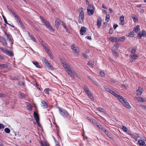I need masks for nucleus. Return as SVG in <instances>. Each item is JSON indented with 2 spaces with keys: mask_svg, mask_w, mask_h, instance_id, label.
Masks as SVG:
<instances>
[{
  "mask_svg": "<svg viewBox=\"0 0 146 146\" xmlns=\"http://www.w3.org/2000/svg\"><path fill=\"white\" fill-rule=\"evenodd\" d=\"M42 61L43 64L45 66L48 62L47 60L44 58H43L42 59Z\"/></svg>",
  "mask_w": 146,
  "mask_h": 146,
  "instance_id": "nucleus-30",
  "label": "nucleus"
},
{
  "mask_svg": "<svg viewBox=\"0 0 146 146\" xmlns=\"http://www.w3.org/2000/svg\"><path fill=\"white\" fill-rule=\"evenodd\" d=\"M31 39L33 40L34 41H36V39L35 38H34V37L32 35V37H30Z\"/></svg>",
  "mask_w": 146,
  "mask_h": 146,
  "instance_id": "nucleus-51",
  "label": "nucleus"
},
{
  "mask_svg": "<svg viewBox=\"0 0 146 146\" xmlns=\"http://www.w3.org/2000/svg\"><path fill=\"white\" fill-rule=\"evenodd\" d=\"M132 137L136 141L138 139V137H139V136L138 135H133Z\"/></svg>",
  "mask_w": 146,
  "mask_h": 146,
  "instance_id": "nucleus-36",
  "label": "nucleus"
},
{
  "mask_svg": "<svg viewBox=\"0 0 146 146\" xmlns=\"http://www.w3.org/2000/svg\"><path fill=\"white\" fill-rule=\"evenodd\" d=\"M118 25L117 24H115L114 25H113V28L114 29H115L117 27H118Z\"/></svg>",
  "mask_w": 146,
  "mask_h": 146,
  "instance_id": "nucleus-56",
  "label": "nucleus"
},
{
  "mask_svg": "<svg viewBox=\"0 0 146 146\" xmlns=\"http://www.w3.org/2000/svg\"><path fill=\"white\" fill-rule=\"evenodd\" d=\"M4 128V126L2 124H0V129Z\"/></svg>",
  "mask_w": 146,
  "mask_h": 146,
  "instance_id": "nucleus-55",
  "label": "nucleus"
},
{
  "mask_svg": "<svg viewBox=\"0 0 146 146\" xmlns=\"http://www.w3.org/2000/svg\"><path fill=\"white\" fill-rule=\"evenodd\" d=\"M134 99L136 100L137 101L141 102H144L146 100L145 98H143L141 97H135L134 98Z\"/></svg>",
  "mask_w": 146,
  "mask_h": 146,
  "instance_id": "nucleus-15",
  "label": "nucleus"
},
{
  "mask_svg": "<svg viewBox=\"0 0 146 146\" xmlns=\"http://www.w3.org/2000/svg\"><path fill=\"white\" fill-rule=\"evenodd\" d=\"M7 8L10 11H11V13L13 11L11 9L10 7H9V6H7Z\"/></svg>",
  "mask_w": 146,
  "mask_h": 146,
  "instance_id": "nucleus-61",
  "label": "nucleus"
},
{
  "mask_svg": "<svg viewBox=\"0 0 146 146\" xmlns=\"http://www.w3.org/2000/svg\"><path fill=\"white\" fill-rule=\"evenodd\" d=\"M82 56L86 58H87V56L85 54H83Z\"/></svg>",
  "mask_w": 146,
  "mask_h": 146,
  "instance_id": "nucleus-63",
  "label": "nucleus"
},
{
  "mask_svg": "<svg viewBox=\"0 0 146 146\" xmlns=\"http://www.w3.org/2000/svg\"><path fill=\"white\" fill-rule=\"evenodd\" d=\"M41 104L43 108H46L47 107V104L46 102L44 100H42L41 101Z\"/></svg>",
  "mask_w": 146,
  "mask_h": 146,
  "instance_id": "nucleus-21",
  "label": "nucleus"
},
{
  "mask_svg": "<svg viewBox=\"0 0 146 146\" xmlns=\"http://www.w3.org/2000/svg\"><path fill=\"white\" fill-rule=\"evenodd\" d=\"M32 63L36 67L38 68H40V66L38 62L36 61H33Z\"/></svg>",
  "mask_w": 146,
  "mask_h": 146,
  "instance_id": "nucleus-31",
  "label": "nucleus"
},
{
  "mask_svg": "<svg viewBox=\"0 0 146 146\" xmlns=\"http://www.w3.org/2000/svg\"><path fill=\"white\" fill-rule=\"evenodd\" d=\"M119 46V44L117 43H115L112 48V50L113 52V54H115V58H116L118 55L116 51L118 50Z\"/></svg>",
  "mask_w": 146,
  "mask_h": 146,
  "instance_id": "nucleus-6",
  "label": "nucleus"
},
{
  "mask_svg": "<svg viewBox=\"0 0 146 146\" xmlns=\"http://www.w3.org/2000/svg\"><path fill=\"white\" fill-rule=\"evenodd\" d=\"M87 119L90 121V122L94 124V125L97 126L100 130L103 131L104 133L107 135L108 134V132L106 129H104L103 127H101V125L98 123H97L94 119L89 117H88Z\"/></svg>",
  "mask_w": 146,
  "mask_h": 146,
  "instance_id": "nucleus-2",
  "label": "nucleus"
},
{
  "mask_svg": "<svg viewBox=\"0 0 146 146\" xmlns=\"http://www.w3.org/2000/svg\"><path fill=\"white\" fill-rule=\"evenodd\" d=\"M18 84L20 86H23L24 85V83L23 82H18Z\"/></svg>",
  "mask_w": 146,
  "mask_h": 146,
  "instance_id": "nucleus-45",
  "label": "nucleus"
},
{
  "mask_svg": "<svg viewBox=\"0 0 146 146\" xmlns=\"http://www.w3.org/2000/svg\"><path fill=\"white\" fill-rule=\"evenodd\" d=\"M84 91L86 92V93L90 91L89 90L88 88L86 86H84Z\"/></svg>",
  "mask_w": 146,
  "mask_h": 146,
  "instance_id": "nucleus-35",
  "label": "nucleus"
},
{
  "mask_svg": "<svg viewBox=\"0 0 146 146\" xmlns=\"http://www.w3.org/2000/svg\"><path fill=\"white\" fill-rule=\"evenodd\" d=\"M140 12L142 13H143L144 12V10L143 9H141L140 10Z\"/></svg>",
  "mask_w": 146,
  "mask_h": 146,
  "instance_id": "nucleus-64",
  "label": "nucleus"
},
{
  "mask_svg": "<svg viewBox=\"0 0 146 146\" xmlns=\"http://www.w3.org/2000/svg\"><path fill=\"white\" fill-rule=\"evenodd\" d=\"M107 39L108 40L112 42H114L115 41V40H116V41L117 40V38L115 37H112L108 38H107Z\"/></svg>",
  "mask_w": 146,
  "mask_h": 146,
  "instance_id": "nucleus-20",
  "label": "nucleus"
},
{
  "mask_svg": "<svg viewBox=\"0 0 146 146\" xmlns=\"http://www.w3.org/2000/svg\"><path fill=\"white\" fill-rule=\"evenodd\" d=\"M86 31V28L84 27H82L80 31L81 35H83L85 33Z\"/></svg>",
  "mask_w": 146,
  "mask_h": 146,
  "instance_id": "nucleus-17",
  "label": "nucleus"
},
{
  "mask_svg": "<svg viewBox=\"0 0 146 146\" xmlns=\"http://www.w3.org/2000/svg\"><path fill=\"white\" fill-rule=\"evenodd\" d=\"M110 92L112 95H114V96H115L116 97H117L118 96V95H119V94L117 92H113V91L112 90H110Z\"/></svg>",
  "mask_w": 146,
  "mask_h": 146,
  "instance_id": "nucleus-24",
  "label": "nucleus"
},
{
  "mask_svg": "<svg viewBox=\"0 0 146 146\" xmlns=\"http://www.w3.org/2000/svg\"><path fill=\"white\" fill-rule=\"evenodd\" d=\"M40 19L43 21L45 25L46 26L47 28L50 31L52 32L54 31V29L50 25L48 22L46 20L44 19L42 17H40Z\"/></svg>",
  "mask_w": 146,
  "mask_h": 146,
  "instance_id": "nucleus-4",
  "label": "nucleus"
},
{
  "mask_svg": "<svg viewBox=\"0 0 146 146\" xmlns=\"http://www.w3.org/2000/svg\"><path fill=\"white\" fill-rule=\"evenodd\" d=\"M128 36L130 37H133L134 36V33L133 32H131L128 34Z\"/></svg>",
  "mask_w": 146,
  "mask_h": 146,
  "instance_id": "nucleus-34",
  "label": "nucleus"
},
{
  "mask_svg": "<svg viewBox=\"0 0 146 146\" xmlns=\"http://www.w3.org/2000/svg\"><path fill=\"white\" fill-rule=\"evenodd\" d=\"M132 18L133 19L134 22L137 21L138 19L136 16L134 14H132Z\"/></svg>",
  "mask_w": 146,
  "mask_h": 146,
  "instance_id": "nucleus-29",
  "label": "nucleus"
},
{
  "mask_svg": "<svg viewBox=\"0 0 146 146\" xmlns=\"http://www.w3.org/2000/svg\"><path fill=\"white\" fill-rule=\"evenodd\" d=\"M59 112L63 116L66 117L68 115V113L66 110H59Z\"/></svg>",
  "mask_w": 146,
  "mask_h": 146,
  "instance_id": "nucleus-12",
  "label": "nucleus"
},
{
  "mask_svg": "<svg viewBox=\"0 0 146 146\" xmlns=\"http://www.w3.org/2000/svg\"><path fill=\"white\" fill-rule=\"evenodd\" d=\"M88 65L90 67H93L94 65V64L92 62L89 61L88 63Z\"/></svg>",
  "mask_w": 146,
  "mask_h": 146,
  "instance_id": "nucleus-33",
  "label": "nucleus"
},
{
  "mask_svg": "<svg viewBox=\"0 0 146 146\" xmlns=\"http://www.w3.org/2000/svg\"><path fill=\"white\" fill-rule=\"evenodd\" d=\"M46 52L49 55V57L51 58H52L53 57L52 56V54L51 53V51L49 49L46 47V46L44 48Z\"/></svg>",
  "mask_w": 146,
  "mask_h": 146,
  "instance_id": "nucleus-16",
  "label": "nucleus"
},
{
  "mask_svg": "<svg viewBox=\"0 0 146 146\" xmlns=\"http://www.w3.org/2000/svg\"><path fill=\"white\" fill-rule=\"evenodd\" d=\"M2 17L4 19L5 22V23H7V21L6 19L5 18V17L3 15L2 16Z\"/></svg>",
  "mask_w": 146,
  "mask_h": 146,
  "instance_id": "nucleus-50",
  "label": "nucleus"
},
{
  "mask_svg": "<svg viewBox=\"0 0 146 146\" xmlns=\"http://www.w3.org/2000/svg\"><path fill=\"white\" fill-rule=\"evenodd\" d=\"M87 10L89 15L90 16L92 15L94 13V8L93 5H89L88 7Z\"/></svg>",
  "mask_w": 146,
  "mask_h": 146,
  "instance_id": "nucleus-7",
  "label": "nucleus"
},
{
  "mask_svg": "<svg viewBox=\"0 0 146 146\" xmlns=\"http://www.w3.org/2000/svg\"><path fill=\"white\" fill-rule=\"evenodd\" d=\"M40 143L41 146H49V144L47 142L44 141H41Z\"/></svg>",
  "mask_w": 146,
  "mask_h": 146,
  "instance_id": "nucleus-22",
  "label": "nucleus"
},
{
  "mask_svg": "<svg viewBox=\"0 0 146 146\" xmlns=\"http://www.w3.org/2000/svg\"><path fill=\"white\" fill-rule=\"evenodd\" d=\"M73 52L76 54H78L79 52V49L74 44H72L71 46Z\"/></svg>",
  "mask_w": 146,
  "mask_h": 146,
  "instance_id": "nucleus-10",
  "label": "nucleus"
},
{
  "mask_svg": "<svg viewBox=\"0 0 146 146\" xmlns=\"http://www.w3.org/2000/svg\"><path fill=\"white\" fill-rule=\"evenodd\" d=\"M5 36L7 37V40H9L10 45L9 46H8V47L10 48H11L12 47V45L13 44V41L11 38L10 37L9 35L6 33L5 32Z\"/></svg>",
  "mask_w": 146,
  "mask_h": 146,
  "instance_id": "nucleus-8",
  "label": "nucleus"
},
{
  "mask_svg": "<svg viewBox=\"0 0 146 146\" xmlns=\"http://www.w3.org/2000/svg\"><path fill=\"white\" fill-rule=\"evenodd\" d=\"M106 20L107 22H108V21H109L110 16L109 15H106Z\"/></svg>",
  "mask_w": 146,
  "mask_h": 146,
  "instance_id": "nucleus-42",
  "label": "nucleus"
},
{
  "mask_svg": "<svg viewBox=\"0 0 146 146\" xmlns=\"http://www.w3.org/2000/svg\"><path fill=\"white\" fill-rule=\"evenodd\" d=\"M0 67L2 68H7V66L6 64H1L0 65Z\"/></svg>",
  "mask_w": 146,
  "mask_h": 146,
  "instance_id": "nucleus-38",
  "label": "nucleus"
},
{
  "mask_svg": "<svg viewBox=\"0 0 146 146\" xmlns=\"http://www.w3.org/2000/svg\"><path fill=\"white\" fill-rule=\"evenodd\" d=\"M122 129L123 130V131H124L126 132L127 131V129L124 126H122Z\"/></svg>",
  "mask_w": 146,
  "mask_h": 146,
  "instance_id": "nucleus-44",
  "label": "nucleus"
},
{
  "mask_svg": "<svg viewBox=\"0 0 146 146\" xmlns=\"http://www.w3.org/2000/svg\"><path fill=\"white\" fill-rule=\"evenodd\" d=\"M120 21H124V16H121L120 18Z\"/></svg>",
  "mask_w": 146,
  "mask_h": 146,
  "instance_id": "nucleus-49",
  "label": "nucleus"
},
{
  "mask_svg": "<svg viewBox=\"0 0 146 146\" xmlns=\"http://www.w3.org/2000/svg\"><path fill=\"white\" fill-rule=\"evenodd\" d=\"M61 62L68 74L71 77L74 78L77 76V74L73 68L67 63V61L63 58H60Z\"/></svg>",
  "mask_w": 146,
  "mask_h": 146,
  "instance_id": "nucleus-1",
  "label": "nucleus"
},
{
  "mask_svg": "<svg viewBox=\"0 0 146 146\" xmlns=\"http://www.w3.org/2000/svg\"><path fill=\"white\" fill-rule=\"evenodd\" d=\"M117 97L124 106L128 109H130L131 108V106L129 105V103L126 101L125 100V99L122 96H120L119 94Z\"/></svg>",
  "mask_w": 146,
  "mask_h": 146,
  "instance_id": "nucleus-3",
  "label": "nucleus"
},
{
  "mask_svg": "<svg viewBox=\"0 0 146 146\" xmlns=\"http://www.w3.org/2000/svg\"><path fill=\"white\" fill-rule=\"evenodd\" d=\"M33 115L34 118L36 120L38 126L40 127L41 125L40 123L39 116L38 112L37 111H33Z\"/></svg>",
  "mask_w": 146,
  "mask_h": 146,
  "instance_id": "nucleus-5",
  "label": "nucleus"
},
{
  "mask_svg": "<svg viewBox=\"0 0 146 146\" xmlns=\"http://www.w3.org/2000/svg\"><path fill=\"white\" fill-rule=\"evenodd\" d=\"M145 142L142 140H139L138 141V143L140 145L143 146L144 145H145Z\"/></svg>",
  "mask_w": 146,
  "mask_h": 146,
  "instance_id": "nucleus-32",
  "label": "nucleus"
},
{
  "mask_svg": "<svg viewBox=\"0 0 146 146\" xmlns=\"http://www.w3.org/2000/svg\"><path fill=\"white\" fill-rule=\"evenodd\" d=\"M136 51V48L134 47L133 48L131 51V52L133 53H135Z\"/></svg>",
  "mask_w": 146,
  "mask_h": 146,
  "instance_id": "nucleus-41",
  "label": "nucleus"
},
{
  "mask_svg": "<svg viewBox=\"0 0 146 146\" xmlns=\"http://www.w3.org/2000/svg\"><path fill=\"white\" fill-rule=\"evenodd\" d=\"M26 105L29 108V109H31V106H30V104L28 103H26Z\"/></svg>",
  "mask_w": 146,
  "mask_h": 146,
  "instance_id": "nucleus-53",
  "label": "nucleus"
},
{
  "mask_svg": "<svg viewBox=\"0 0 146 146\" xmlns=\"http://www.w3.org/2000/svg\"><path fill=\"white\" fill-rule=\"evenodd\" d=\"M138 57V56L136 54L132 55L130 58V61L131 62H134L137 59Z\"/></svg>",
  "mask_w": 146,
  "mask_h": 146,
  "instance_id": "nucleus-14",
  "label": "nucleus"
},
{
  "mask_svg": "<svg viewBox=\"0 0 146 146\" xmlns=\"http://www.w3.org/2000/svg\"><path fill=\"white\" fill-rule=\"evenodd\" d=\"M84 13L83 11H82L80 13L79 17V19L80 20H81L80 22V23L83 22L84 18Z\"/></svg>",
  "mask_w": 146,
  "mask_h": 146,
  "instance_id": "nucleus-13",
  "label": "nucleus"
},
{
  "mask_svg": "<svg viewBox=\"0 0 146 146\" xmlns=\"http://www.w3.org/2000/svg\"><path fill=\"white\" fill-rule=\"evenodd\" d=\"M142 36V34L141 35L140 33H139L138 35V37L139 38H141Z\"/></svg>",
  "mask_w": 146,
  "mask_h": 146,
  "instance_id": "nucleus-60",
  "label": "nucleus"
},
{
  "mask_svg": "<svg viewBox=\"0 0 146 146\" xmlns=\"http://www.w3.org/2000/svg\"><path fill=\"white\" fill-rule=\"evenodd\" d=\"M139 29L140 26L139 25H137L136 27H134L133 30L135 33H137Z\"/></svg>",
  "mask_w": 146,
  "mask_h": 146,
  "instance_id": "nucleus-27",
  "label": "nucleus"
},
{
  "mask_svg": "<svg viewBox=\"0 0 146 146\" xmlns=\"http://www.w3.org/2000/svg\"><path fill=\"white\" fill-rule=\"evenodd\" d=\"M49 90L48 88L44 90V92L45 93L47 94H49Z\"/></svg>",
  "mask_w": 146,
  "mask_h": 146,
  "instance_id": "nucleus-40",
  "label": "nucleus"
},
{
  "mask_svg": "<svg viewBox=\"0 0 146 146\" xmlns=\"http://www.w3.org/2000/svg\"><path fill=\"white\" fill-rule=\"evenodd\" d=\"M0 42L2 43L4 46L7 45V44L6 42L5 39L3 37H1L0 39Z\"/></svg>",
  "mask_w": 146,
  "mask_h": 146,
  "instance_id": "nucleus-19",
  "label": "nucleus"
},
{
  "mask_svg": "<svg viewBox=\"0 0 146 146\" xmlns=\"http://www.w3.org/2000/svg\"><path fill=\"white\" fill-rule=\"evenodd\" d=\"M20 97H21V98H24L25 97V95L23 94L22 93H20Z\"/></svg>",
  "mask_w": 146,
  "mask_h": 146,
  "instance_id": "nucleus-47",
  "label": "nucleus"
},
{
  "mask_svg": "<svg viewBox=\"0 0 146 146\" xmlns=\"http://www.w3.org/2000/svg\"><path fill=\"white\" fill-rule=\"evenodd\" d=\"M87 94L89 97V98L92 100H93L94 99V97L93 96L92 94L91 93V92L89 91V92H88L87 93H86Z\"/></svg>",
  "mask_w": 146,
  "mask_h": 146,
  "instance_id": "nucleus-26",
  "label": "nucleus"
},
{
  "mask_svg": "<svg viewBox=\"0 0 146 146\" xmlns=\"http://www.w3.org/2000/svg\"><path fill=\"white\" fill-rule=\"evenodd\" d=\"M5 132L7 133H9L10 132V129L8 128H6L5 129Z\"/></svg>",
  "mask_w": 146,
  "mask_h": 146,
  "instance_id": "nucleus-39",
  "label": "nucleus"
},
{
  "mask_svg": "<svg viewBox=\"0 0 146 146\" xmlns=\"http://www.w3.org/2000/svg\"><path fill=\"white\" fill-rule=\"evenodd\" d=\"M143 89L141 88H139L136 91L137 94L141 95L142 93Z\"/></svg>",
  "mask_w": 146,
  "mask_h": 146,
  "instance_id": "nucleus-23",
  "label": "nucleus"
},
{
  "mask_svg": "<svg viewBox=\"0 0 146 146\" xmlns=\"http://www.w3.org/2000/svg\"><path fill=\"white\" fill-rule=\"evenodd\" d=\"M45 66L48 67L49 69H51L52 68L51 65L48 62L47 63V64Z\"/></svg>",
  "mask_w": 146,
  "mask_h": 146,
  "instance_id": "nucleus-37",
  "label": "nucleus"
},
{
  "mask_svg": "<svg viewBox=\"0 0 146 146\" xmlns=\"http://www.w3.org/2000/svg\"><path fill=\"white\" fill-rule=\"evenodd\" d=\"M11 13L14 16V17L15 18L16 20L19 24L20 25H22V23L21 22L20 19H19V17L17 15H16L15 13L13 11Z\"/></svg>",
  "mask_w": 146,
  "mask_h": 146,
  "instance_id": "nucleus-11",
  "label": "nucleus"
},
{
  "mask_svg": "<svg viewBox=\"0 0 146 146\" xmlns=\"http://www.w3.org/2000/svg\"><path fill=\"white\" fill-rule=\"evenodd\" d=\"M124 24V21H120V22L119 23V24L121 25H123Z\"/></svg>",
  "mask_w": 146,
  "mask_h": 146,
  "instance_id": "nucleus-52",
  "label": "nucleus"
},
{
  "mask_svg": "<svg viewBox=\"0 0 146 146\" xmlns=\"http://www.w3.org/2000/svg\"><path fill=\"white\" fill-rule=\"evenodd\" d=\"M146 32L145 31L143 30L142 31V35L144 36L146 35Z\"/></svg>",
  "mask_w": 146,
  "mask_h": 146,
  "instance_id": "nucleus-48",
  "label": "nucleus"
},
{
  "mask_svg": "<svg viewBox=\"0 0 146 146\" xmlns=\"http://www.w3.org/2000/svg\"><path fill=\"white\" fill-rule=\"evenodd\" d=\"M109 33L110 34H111L112 33L113 31L112 29H110L109 31Z\"/></svg>",
  "mask_w": 146,
  "mask_h": 146,
  "instance_id": "nucleus-54",
  "label": "nucleus"
},
{
  "mask_svg": "<svg viewBox=\"0 0 146 146\" xmlns=\"http://www.w3.org/2000/svg\"><path fill=\"white\" fill-rule=\"evenodd\" d=\"M86 38L89 40H90L91 39V37L90 36H86Z\"/></svg>",
  "mask_w": 146,
  "mask_h": 146,
  "instance_id": "nucleus-62",
  "label": "nucleus"
},
{
  "mask_svg": "<svg viewBox=\"0 0 146 146\" xmlns=\"http://www.w3.org/2000/svg\"><path fill=\"white\" fill-rule=\"evenodd\" d=\"M60 25V23L58 20V19H57L56 20L55 23V26L57 28V29H58L59 26Z\"/></svg>",
  "mask_w": 146,
  "mask_h": 146,
  "instance_id": "nucleus-28",
  "label": "nucleus"
},
{
  "mask_svg": "<svg viewBox=\"0 0 146 146\" xmlns=\"http://www.w3.org/2000/svg\"><path fill=\"white\" fill-rule=\"evenodd\" d=\"M100 74L101 76L104 77L105 76V74L103 72H100Z\"/></svg>",
  "mask_w": 146,
  "mask_h": 146,
  "instance_id": "nucleus-43",
  "label": "nucleus"
},
{
  "mask_svg": "<svg viewBox=\"0 0 146 146\" xmlns=\"http://www.w3.org/2000/svg\"><path fill=\"white\" fill-rule=\"evenodd\" d=\"M104 88L107 91L109 92H110V90H110L108 88V87L107 86H106L105 87H104Z\"/></svg>",
  "mask_w": 146,
  "mask_h": 146,
  "instance_id": "nucleus-46",
  "label": "nucleus"
},
{
  "mask_svg": "<svg viewBox=\"0 0 146 146\" xmlns=\"http://www.w3.org/2000/svg\"><path fill=\"white\" fill-rule=\"evenodd\" d=\"M62 26L64 27V28L67 30H68L67 28L66 27V26L64 24H62Z\"/></svg>",
  "mask_w": 146,
  "mask_h": 146,
  "instance_id": "nucleus-58",
  "label": "nucleus"
},
{
  "mask_svg": "<svg viewBox=\"0 0 146 146\" xmlns=\"http://www.w3.org/2000/svg\"><path fill=\"white\" fill-rule=\"evenodd\" d=\"M102 19L100 17H99L97 21V24L98 28H100L101 26Z\"/></svg>",
  "mask_w": 146,
  "mask_h": 146,
  "instance_id": "nucleus-18",
  "label": "nucleus"
},
{
  "mask_svg": "<svg viewBox=\"0 0 146 146\" xmlns=\"http://www.w3.org/2000/svg\"><path fill=\"white\" fill-rule=\"evenodd\" d=\"M33 27L35 28V29H36L37 31H39V29H38V28L36 27V26L34 25V26H33Z\"/></svg>",
  "mask_w": 146,
  "mask_h": 146,
  "instance_id": "nucleus-57",
  "label": "nucleus"
},
{
  "mask_svg": "<svg viewBox=\"0 0 146 146\" xmlns=\"http://www.w3.org/2000/svg\"><path fill=\"white\" fill-rule=\"evenodd\" d=\"M125 37L124 36H123L121 37H120L118 38V39L117 38V40L116 41H121L123 42L124 41L125 39Z\"/></svg>",
  "mask_w": 146,
  "mask_h": 146,
  "instance_id": "nucleus-25",
  "label": "nucleus"
},
{
  "mask_svg": "<svg viewBox=\"0 0 146 146\" xmlns=\"http://www.w3.org/2000/svg\"><path fill=\"white\" fill-rule=\"evenodd\" d=\"M0 49L4 53L6 54L7 55H8L10 56H13V54L11 52H10L9 51H8L7 49L5 48H4L3 47H1L0 48Z\"/></svg>",
  "mask_w": 146,
  "mask_h": 146,
  "instance_id": "nucleus-9",
  "label": "nucleus"
},
{
  "mask_svg": "<svg viewBox=\"0 0 146 146\" xmlns=\"http://www.w3.org/2000/svg\"><path fill=\"white\" fill-rule=\"evenodd\" d=\"M5 95L3 94H0V97H4Z\"/></svg>",
  "mask_w": 146,
  "mask_h": 146,
  "instance_id": "nucleus-59",
  "label": "nucleus"
}]
</instances>
